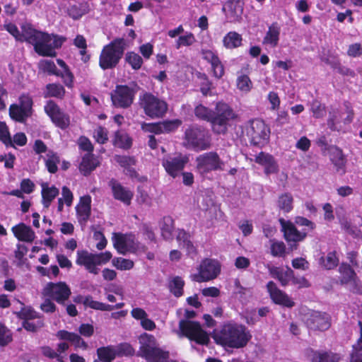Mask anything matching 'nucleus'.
<instances>
[{
    "mask_svg": "<svg viewBox=\"0 0 362 362\" xmlns=\"http://www.w3.org/2000/svg\"><path fill=\"white\" fill-rule=\"evenodd\" d=\"M21 28L24 32L25 41L34 46L35 51L40 56L54 57L55 51L62 47L65 38L57 35H49L33 28L30 25H23Z\"/></svg>",
    "mask_w": 362,
    "mask_h": 362,
    "instance_id": "nucleus-1",
    "label": "nucleus"
},
{
    "mask_svg": "<svg viewBox=\"0 0 362 362\" xmlns=\"http://www.w3.org/2000/svg\"><path fill=\"white\" fill-rule=\"evenodd\" d=\"M250 338L246 327L238 324H225L214 333V339L217 344L235 349L245 346Z\"/></svg>",
    "mask_w": 362,
    "mask_h": 362,
    "instance_id": "nucleus-2",
    "label": "nucleus"
},
{
    "mask_svg": "<svg viewBox=\"0 0 362 362\" xmlns=\"http://www.w3.org/2000/svg\"><path fill=\"white\" fill-rule=\"evenodd\" d=\"M127 47L124 38H116L105 45L100 55L99 65L103 70L115 68L122 59Z\"/></svg>",
    "mask_w": 362,
    "mask_h": 362,
    "instance_id": "nucleus-3",
    "label": "nucleus"
},
{
    "mask_svg": "<svg viewBox=\"0 0 362 362\" xmlns=\"http://www.w3.org/2000/svg\"><path fill=\"white\" fill-rule=\"evenodd\" d=\"M139 104L145 115L152 119L163 117L168 111L167 103L149 92L139 95Z\"/></svg>",
    "mask_w": 362,
    "mask_h": 362,
    "instance_id": "nucleus-4",
    "label": "nucleus"
},
{
    "mask_svg": "<svg viewBox=\"0 0 362 362\" xmlns=\"http://www.w3.org/2000/svg\"><path fill=\"white\" fill-rule=\"evenodd\" d=\"M236 117V114L228 105L218 103L211 122L213 132L217 134H225L228 131L229 122Z\"/></svg>",
    "mask_w": 362,
    "mask_h": 362,
    "instance_id": "nucleus-5",
    "label": "nucleus"
},
{
    "mask_svg": "<svg viewBox=\"0 0 362 362\" xmlns=\"http://www.w3.org/2000/svg\"><path fill=\"white\" fill-rule=\"evenodd\" d=\"M76 255V263L78 265L83 266L90 273L93 274H98L99 272L98 265L106 264L112 256L109 251L95 254L85 250H78Z\"/></svg>",
    "mask_w": 362,
    "mask_h": 362,
    "instance_id": "nucleus-6",
    "label": "nucleus"
},
{
    "mask_svg": "<svg viewBox=\"0 0 362 362\" xmlns=\"http://www.w3.org/2000/svg\"><path fill=\"white\" fill-rule=\"evenodd\" d=\"M177 334L180 337H185L199 344H207L209 341L206 332L202 329L199 322L195 321L181 320L179 322Z\"/></svg>",
    "mask_w": 362,
    "mask_h": 362,
    "instance_id": "nucleus-7",
    "label": "nucleus"
},
{
    "mask_svg": "<svg viewBox=\"0 0 362 362\" xmlns=\"http://www.w3.org/2000/svg\"><path fill=\"white\" fill-rule=\"evenodd\" d=\"M185 139L189 145L200 151L211 147V135L209 131L202 127L192 126L187 128L185 132Z\"/></svg>",
    "mask_w": 362,
    "mask_h": 362,
    "instance_id": "nucleus-8",
    "label": "nucleus"
},
{
    "mask_svg": "<svg viewBox=\"0 0 362 362\" xmlns=\"http://www.w3.org/2000/svg\"><path fill=\"white\" fill-rule=\"evenodd\" d=\"M199 272L191 275V279L197 282H206L216 279L221 272L220 263L213 259H204L202 261Z\"/></svg>",
    "mask_w": 362,
    "mask_h": 362,
    "instance_id": "nucleus-9",
    "label": "nucleus"
},
{
    "mask_svg": "<svg viewBox=\"0 0 362 362\" xmlns=\"http://www.w3.org/2000/svg\"><path fill=\"white\" fill-rule=\"evenodd\" d=\"M196 162L198 170L202 173L225 170V163L214 151L204 153L199 156Z\"/></svg>",
    "mask_w": 362,
    "mask_h": 362,
    "instance_id": "nucleus-10",
    "label": "nucleus"
},
{
    "mask_svg": "<svg viewBox=\"0 0 362 362\" xmlns=\"http://www.w3.org/2000/svg\"><path fill=\"white\" fill-rule=\"evenodd\" d=\"M270 130L266 124L260 119L250 121L247 128V136L254 146L263 145L269 138Z\"/></svg>",
    "mask_w": 362,
    "mask_h": 362,
    "instance_id": "nucleus-11",
    "label": "nucleus"
},
{
    "mask_svg": "<svg viewBox=\"0 0 362 362\" xmlns=\"http://www.w3.org/2000/svg\"><path fill=\"white\" fill-rule=\"evenodd\" d=\"M71 290L64 282L48 283L43 288V296L55 300L59 304H64L71 296Z\"/></svg>",
    "mask_w": 362,
    "mask_h": 362,
    "instance_id": "nucleus-12",
    "label": "nucleus"
},
{
    "mask_svg": "<svg viewBox=\"0 0 362 362\" xmlns=\"http://www.w3.org/2000/svg\"><path fill=\"white\" fill-rule=\"evenodd\" d=\"M32 100L26 96L20 98V105L12 104L9 107L11 118L18 122H24L31 115Z\"/></svg>",
    "mask_w": 362,
    "mask_h": 362,
    "instance_id": "nucleus-13",
    "label": "nucleus"
},
{
    "mask_svg": "<svg viewBox=\"0 0 362 362\" xmlns=\"http://www.w3.org/2000/svg\"><path fill=\"white\" fill-rule=\"evenodd\" d=\"M305 324L310 329L325 331L331 326V317L327 313L313 310L308 314Z\"/></svg>",
    "mask_w": 362,
    "mask_h": 362,
    "instance_id": "nucleus-14",
    "label": "nucleus"
},
{
    "mask_svg": "<svg viewBox=\"0 0 362 362\" xmlns=\"http://www.w3.org/2000/svg\"><path fill=\"white\" fill-rule=\"evenodd\" d=\"M134 98V90L127 86H117L111 93L112 104L117 107H129L132 104Z\"/></svg>",
    "mask_w": 362,
    "mask_h": 362,
    "instance_id": "nucleus-15",
    "label": "nucleus"
},
{
    "mask_svg": "<svg viewBox=\"0 0 362 362\" xmlns=\"http://www.w3.org/2000/svg\"><path fill=\"white\" fill-rule=\"evenodd\" d=\"M45 111L58 127L64 129L69 126V116L62 112L54 102L49 101L45 106Z\"/></svg>",
    "mask_w": 362,
    "mask_h": 362,
    "instance_id": "nucleus-16",
    "label": "nucleus"
},
{
    "mask_svg": "<svg viewBox=\"0 0 362 362\" xmlns=\"http://www.w3.org/2000/svg\"><path fill=\"white\" fill-rule=\"evenodd\" d=\"M112 239L114 247L119 253L124 255L136 249L135 237L132 234L114 233Z\"/></svg>",
    "mask_w": 362,
    "mask_h": 362,
    "instance_id": "nucleus-17",
    "label": "nucleus"
},
{
    "mask_svg": "<svg viewBox=\"0 0 362 362\" xmlns=\"http://www.w3.org/2000/svg\"><path fill=\"white\" fill-rule=\"evenodd\" d=\"M39 69L44 72L47 73L49 75H55L62 77L64 83L69 88L73 86L74 76L71 72L61 73L52 60L44 59L40 61L38 63Z\"/></svg>",
    "mask_w": 362,
    "mask_h": 362,
    "instance_id": "nucleus-18",
    "label": "nucleus"
},
{
    "mask_svg": "<svg viewBox=\"0 0 362 362\" xmlns=\"http://www.w3.org/2000/svg\"><path fill=\"white\" fill-rule=\"evenodd\" d=\"M279 221L281 226V230L284 232V238L288 243L300 242L307 236V232L304 230L302 231L298 230L291 221H286L282 218H279Z\"/></svg>",
    "mask_w": 362,
    "mask_h": 362,
    "instance_id": "nucleus-19",
    "label": "nucleus"
},
{
    "mask_svg": "<svg viewBox=\"0 0 362 362\" xmlns=\"http://www.w3.org/2000/svg\"><path fill=\"white\" fill-rule=\"evenodd\" d=\"M267 289L269 293L271 299L276 304L281 305L287 308H292L294 306V302L286 293L281 291L274 281H270L267 283Z\"/></svg>",
    "mask_w": 362,
    "mask_h": 362,
    "instance_id": "nucleus-20",
    "label": "nucleus"
},
{
    "mask_svg": "<svg viewBox=\"0 0 362 362\" xmlns=\"http://www.w3.org/2000/svg\"><path fill=\"white\" fill-rule=\"evenodd\" d=\"M187 161V158L179 156L164 158L162 163L166 172L172 177H175L182 172Z\"/></svg>",
    "mask_w": 362,
    "mask_h": 362,
    "instance_id": "nucleus-21",
    "label": "nucleus"
},
{
    "mask_svg": "<svg viewBox=\"0 0 362 362\" xmlns=\"http://www.w3.org/2000/svg\"><path fill=\"white\" fill-rule=\"evenodd\" d=\"M109 187L112 189L113 197L123 202L126 205H129L133 198V192L123 187L118 181L115 179H112L108 182Z\"/></svg>",
    "mask_w": 362,
    "mask_h": 362,
    "instance_id": "nucleus-22",
    "label": "nucleus"
},
{
    "mask_svg": "<svg viewBox=\"0 0 362 362\" xmlns=\"http://www.w3.org/2000/svg\"><path fill=\"white\" fill-rule=\"evenodd\" d=\"M329 153L335 171L339 175H344L346 173V159L342 150L335 146H331L329 148Z\"/></svg>",
    "mask_w": 362,
    "mask_h": 362,
    "instance_id": "nucleus-23",
    "label": "nucleus"
},
{
    "mask_svg": "<svg viewBox=\"0 0 362 362\" xmlns=\"http://www.w3.org/2000/svg\"><path fill=\"white\" fill-rule=\"evenodd\" d=\"M255 161L264 167V173L267 175L276 173L279 171V165L276 161L269 153L260 152L255 156Z\"/></svg>",
    "mask_w": 362,
    "mask_h": 362,
    "instance_id": "nucleus-24",
    "label": "nucleus"
},
{
    "mask_svg": "<svg viewBox=\"0 0 362 362\" xmlns=\"http://www.w3.org/2000/svg\"><path fill=\"white\" fill-rule=\"evenodd\" d=\"M139 340L140 348L136 355L142 358H145L150 351L158 346L156 338L152 334L144 333L139 337Z\"/></svg>",
    "mask_w": 362,
    "mask_h": 362,
    "instance_id": "nucleus-25",
    "label": "nucleus"
},
{
    "mask_svg": "<svg viewBox=\"0 0 362 362\" xmlns=\"http://www.w3.org/2000/svg\"><path fill=\"white\" fill-rule=\"evenodd\" d=\"M267 267L270 275L277 279L283 286H286L293 278V271L290 267H287L286 269L277 267L268 266Z\"/></svg>",
    "mask_w": 362,
    "mask_h": 362,
    "instance_id": "nucleus-26",
    "label": "nucleus"
},
{
    "mask_svg": "<svg viewBox=\"0 0 362 362\" xmlns=\"http://www.w3.org/2000/svg\"><path fill=\"white\" fill-rule=\"evenodd\" d=\"M308 357L311 362H338L341 358L338 354L313 350L309 351Z\"/></svg>",
    "mask_w": 362,
    "mask_h": 362,
    "instance_id": "nucleus-27",
    "label": "nucleus"
},
{
    "mask_svg": "<svg viewBox=\"0 0 362 362\" xmlns=\"http://www.w3.org/2000/svg\"><path fill=\"white\" fill-rule=\"evenodd\" d=\"M14 235L21 241L31 243L35 239V233L30 226L21 223L12 228Z\"/></svg>",
    "mask_w": 362,
    "mask_h": 362,
    "instance_id": "nucleus-28",
    "label": "nucleus"
},
{
    "mask_svg": "<svg viewBox=\"0 0 362 362\" xmlns=\"http://www.w3.org/2000/svg\"><path fill=\"white\" fill-rule=\"evenodd\" d=\"M57 337L62 340H67L71 341L76 348H83L87 349V343L80 337V335L69 332L66 330H59L57 333Z\"/></svg>",
    "mask_w": 362,
    "mask_h": 362,
    "instance_id": "nucleus-29",
    "label": "nucleus"
},
{
    "mask_svg": "<svg viewBox=\"0 0 362 362\" xmlns=\"http://www.w3.org/2000/svg\"><path fill=\"white\" fill-rule=\"evenodd\" d=\"M91 198L89 195L81 197L79 204L76 206V213L80 221H86L90 215Z\"/></svg>",
    "mask_w": 362,
    "mask_h": 362,
    "instance_id": "nucleus-30",
    "label": "nucleus"
},
{
    "mask_svg": "<svg viewBox=\"0 0 362 362\" xmlns=\"http://www.w3.org/2000/svg\"><path fill=\"white\" fill-rule=\"evenodd\" d=\"M99 165V161L94 158L93 154H86L80 163L79 169L85 176L89 175Z\"/></svg>",
    "mask_w": 362,
    "mask_h": 362,
    "instance_id": "nucleus-31",
    "label": "nucleus"
},
{
    "mask_svg": "<svg viewBox=\"0 0 362 362\" xmlns=\"http://www.w3.org/2000/svg\"><path fill=\"white\" fill-rule=\"evenodd\" d=\"M279 35L280 28L277 23H272L269 27L268 31L263 39V44L269 45L272 47H276L279 40Z\"/></svg>",
    "mask_w": 362,
    "mask_h": 362,
    "instance_id": "nucleus-32",
    "label": "nucleus"
},
{
    "mask_svg": "<svg viewBox=\"0 0 362 362\" xmlns=\"http://www.w3.org/2000/svg\"><path fill=\"white\" fill-rule=\"evenodd\" d=\"M59 194V189L54 186L49 187L47 183L42 184V204L48 208L52 200Z\"/></svg>",
    "mask_w": 362,
    "mask_h": 362,
    "instance_id": "nucleus-33",
    "label": "nucleus"
},
{
    "mask_svg": "<svg viewBox=\"0 0 362 362\" xmlns=\"http://www.w3.org/2000/svg\"><path fill=\"white\" fill-rule=\"evenodd\" d=\"M191 235L183 229H178L177 240L183 248H185L189 254L194 253L196 249L191 241Z\"/></svg>",
    "mask_w": 362,
    "mask_h": 362,
    "instance_id": "nucleus-34",
    "label": "nucleus"
},
{
    "mask_svg": "<svg viewBox=\"0 0 362 362\" xmlns=\"http://www.w3.org/2000/svg\"><path fill=\"white\" fill-rule=\"evenodd\" d=\"M293 198L291 194L285 192L281 194L277 200L278 209L283 213L290 212L293 207Z\"/></svg>",
    "mask_w": 362,
    "mask_h": 362,
    "instance_id": "nucleus-35",
    "label": "nucleus"
},
{
    "mask_svg": "<svg viewBox=\"0 0 362 362\" xmlns=\"http://www.w3.org/2000/svg\"><path fill=\"white\" fill-rule=\"evenodd\" d=\"M242 36L234 31L229 32L223 39V43L227 49H235L242 45Z\"/></svg>",
    "mask_w": 362,
    "mask_h": 362,
    "instance_id": "nucleus-36",
    "label": "nucleus"
},
{
    "mask_svg": "<svg viewBox=\"0 0 362 362\" xmlns=\"http://www.w3.org/2000/svg\"><path fill=\"white\" fill-rule=\"evenodd\" d=\"M173 230V219L170 216L163 217L160 222V231L162 237L166 240H172Z\"/></svg>",
    "mask_w": 362,
    "mask_h": 362,
    "instance_id": "nucleus-37",
    "label": "nucleus"
},
{
    "mask_svg": "<svg viewBox=\"0 0 362 362\" xmlns=\"http://www.w3.org/2000/svg\"><path fill=\"white\" fill-rule=\"evenodd\" d=\"M97 355L99 360L103 362H112L117 357L115 346L110 345L98 348Z\"/></svg>",
    "mask_w": 362,
    "mask_h": 362,
    "instance_id": "nucleus-38",
    "label": "nucleus"
},
{
    "mask_svg": "<svg viewBox=\"0 0 362 362\" xmlns=\"http://www.w3.org/2000/svg\"><path fill=\"white\" fill-rule=\"evenodd\" d=\"M148 362H168L169 352L157 346L144 358Z\"/></svg>",
    "mask_w": 362,
    "mask_h": 362,
    "instance_id": "nucleus-39",
    "label": "nucleus"
},
{
    "mask_svg": "<svg viewBox=\"0 0 362 362\" xmlns=\"http://www.w3.org/2000/svg\"><path fill=\"white\" fill-rule=\"evenodd\" d=\"M341 113L337 109L329 112V118L327 119V126L332 131L339 132L342 127L341 125Z\"/></svg>",
    "mask_w": 362,
    "mask_h": 362,
    "instance_id": "nucleus-40",
    "label": "nucleus"
},
{
    "mask_svg": "<svg viewBox=\"0 0 362 362\" xmlns=\"http://www.w3.org/2000/svg\"><path fill=\"white\" fill-rule=\"evenodd\" d=\"M339 259L335 252H329L326 257L322 256L319 259V264L325 269H332L338 265Z\"/></svg>",
    "mask_w": 362,
    "mask_h": 362,
    "instance_id": "nucleus-41",
    "label": "nucleus"
},
{
    "mask_svg": "<svg viewBox=\"0 0 362 362\" xmlns=\"http://www.w3.org/2000/svg\"><path fill=\"white\" fill-rule=\"evenodd\" d=\"M65 94V89L59 83H48L46 86L45 97H54L62 98Z\"/></svg>",
    "mask_w": 362,
    "mask_h": 362,
    "instance_id": "nucleus-42",
    "label": "nucleus"
},
{
    "mask_svg": "<svg viewBox=\"0 0 362 362\" xmlns=\"http://www.w3.org/2000/svg\"><path fill=\"white\" fill-rule=\"evenodd\" d=\"M358 325L361 329V336L357 341V343L353 345L349 362H362V322L359 321Z\"/></svg>",
    "mask_w": 362,
    "mask_h": 362,
    "instance_id": "nucleus-43",
    "label": "nucleus"
},
{
    "mask_svg": "<svg viewBox=\"0 0 362 362\" xmlns=\"http://www.w3.org/2000/svg\"><path fill=\"white\" fill-rule=\"evenodd\" d=\"M339 271L341 274L340 281L341 284H345L354 279L356 274L354 271L351 269L350 265L347 264H342L339 269Z\"/></svg>",
    "mask_w": 362,
    "mask_h": 362,
    "instance_id": "nucleus-44",
    "label": "nucleus"
},
{
    "mask_svg": "<svg viewBox=\"0 0 362 362\" xmlns=\"http://www.w3.org/2000/svg\"><path fill=\"white\" fill-rule=\"evenodd\" d=\"M94 310L111 311L113 307L111 305L105 304L99 301L94 300L90 296H86L85 305Z\"/></svg>",
    "mask_w": 362,
    "mask_h": 362,
    "instance_id": "nucleus-45",
    "label": "nucleus"
},
{
    "mask_svg": "<svg viewBox=\"0 0 362 362\" xmlns=\"http://www.w3.org/2000/svg\"><path fill=\"white\" fill-rule=\"evenodd\" d=\"M59 157L57 153L52 151H48L47 158L45 159V165L49 173H55L57 171V165L59 163Z\"/></svg>",
    "mask_w": 362,
    "mask_h": 362,
    "instance_id": "nucleus-46",
    "label": "nucleus"
},
{
    "mask_svg": "<svg viewBox=\"0 0 362 362\" xmlns=\"http://www.w3.org/2000/svg\"><path fill=\"white\" fill-rule=\"evenodd\" d=\"M125 61L133 69H139L143 64V59L141 57L134 52H128L125 55Z\"/></svg>",
    "mask_w": 362,
    "mask_h": 362,
    "instance_id": "nucleus-47",
    "label": "nucleus"
},
{
    "mask_svg": "<svg viewBox=\"0 0 362 362\" xmlns=\"http://www.w3.org/2000/svg\"><path fill=\"white\" fill-rule=\"evenodd\" d=\"M184 281L180 276L174 277L170 282V291L176 296L180 297L183 293Z\"/></svg>",
    "mask_w": 362,
    "mask_h": 362,
    "instance_id": "nucleus-48",
    "label": "nucleus"
},
{
    "mask_svg": "<svg viewBox=\"0 0 362 362\" xmlns=\"http://www.w3.org/2000/svg\"><path fill=\"white\" fill-rule=\"evenodd\" d=\"M87 12L88 9L85 4H75L68 9L69 16L74 20L79 19Z\"/></svg>",
    "mask_w": 362,
    "mask_h": 362,
    "instance_id": "nucleus-49",
    "label": "nucleus"
},
{
    "mask_svg": "<svg viewBox=\"0 0 362 362\" xmlns=\"http://www.w3.org/2000/svg\"><path fill=\"white\" fill-rule=\"evenodd\" d=\"M214 111L202 105H199L195 107L194 114L198 118L211 122Z\"/></svg>",
    "mask_w": 362,
    "mask_h": 362,
    "instance_id": "nucleus-50",
    "label": "nucleus"
},
{
    "mask_svg": "<svg viewBox=\"0 0 362 362\" xmlns=\"http://www.w3.org/2000/svg\"><path fill=\"white\" fill-rule=\"evenodd\" d=\"M181 124L182 121L178 119L160 122V124L162 134L170 133L175 131Z\"/></svg>",
    "mask_w": 362,
    "mask_h": 362,
    "instance_id": "nucleus-51",
    "label": "nucleus"
},
{
    "mask_svg": "<svg viewBox=\"0 0 362 362\" xmlns=\"http://www.w3.org/2000/svg\"><path fill=\"white\" fill-rule=\"evenodd\" d=\"M117 356H132L134 354V349L131 344L128 343H121L115 346Z\"/></svg>",
    "mask_w": 362,
    "mask_h": 362,
    "instance_id": "nucleus-52",
    "label": "nucleus"
},
{
    "mask_svg": "<svg viewBox=\"0 0 362 362\" xmlns=\"http://www.w3.org/2000/svg\"><path fill=\"white\" fill-rule=\"evenodd\" d=\"M271 243V254L274 257H282L286 252V245L281 241L270 240Z\"/></svg>",
    "mask_w": 362,
    "mask_h": 362,
    "instance_id": "nucleus-53",
    "label": "nucleus"
},
{
    "mask_svg": "<svg viewBox=\"0 0 362 362\" xmlns=\"http://www.w3.org/2000/svg\"><path fill=\"white\" fill-rule=\"evenodd\" d=\"M18 315L21 318L24 319V320H42L40 314L30 307L23 308L18 313Z\"/></svg>",
    "mask_w": 362,
    "mask_h": 362,
    "instance_id": "nucleus-54",
    "label": "nucleus"
},
{
    "mask_svg": "<svg viewBox=\"0 0 362 362\" xmlns=\"http://www.w3.org/2000/svg\"><path fill=\"white\" fill-rule=\"evenodd\" d=\"M237 86L241 91L247 93L251 90L252 83L247 75H241L237 78Z\"/></svg>",
    "mask_w": 362,
    "mask_h": 362,
    "instance_id": "nucleus-55",
    "label": "nucleus"
},
{
    "mask_svg": "<svg viewBox=\"0 0 362 362\" xmlns=\"http://www.w3.org/2000/svg\"><path fill=\"white\" fill-rule=\"evenodd\" d=\"M112 264L120 270H129L133 268L134 262L127 259L117 257L112 259Z\"/></svg>",
    "mask_w": 362,
    "mask_h": 362,
    "instance_id": "nucleus-56",
    "label": "nucleus"
},
{
    "mask_svg": "<svg viewBox=\"0 0 362 362\" xmlns=\"http://www.w3.org/2000/svg\"><path fill=\"white\" fill-rule=\"evenodd\" d=\"M234 294L240 298H245L247 296L250 295L252 291L250 288L243 287L239 279H236L234 281Z\"/></svg>",
    "mask_w": 362,
    "mask_h": 362,
    "instance_id": "nucleus-57",
    "label": "nucleus"
},
{
    "mask_svg": "<svg viewBox=\"0 0 362 362\" xmlns=\"http://www.w3.org/2000/svg\"><path fill=\"white\" fill-rule=\"evenodd\" d=\"M13 339L11 332L4 325L0 324V346L8 344Z\"/></svg>",
    "mask_w": 362,
    "mask_h": 362,
    "instance_id": "nucleus-58",
    "label": "nucleus"
},
{
    "mask_svg": "<svg viewBox=\"0 0 362 362\" xmlns=\"http://www.w3.org/2000/svg\"><path fill=\"white\" fill-rule=\"evenodd\" d=\"M141 129L144 132L152 133V134H162V130L160 129V122H153V123L142 122L141 124Z\"/></svg>",
    "mask_w": 362,
    "mask_h": 362,
    "instance_id": "nucleus-59",
    "label": "nucleus"
},
{
    "mask_svg": "<svg viewBox=\"0 0 362 362\" xmlns=\"http://www.w3.org/2000/svg\"><path fill=\"white\" fill-rule=\"evenodd\" d=\"M210 64L211 66L214 77L218 79L221 78L224 75V66L219 58L218 57Z\"/></svg>",
    "mask_w": 362,
    "mask_h": 362,
    "instance_id": "nucleus-60",
    "label": "nucleus"
},
{
    "mask_svg": "<svg viewBox=\"0 0 362 362\" xmlns=\"http://www.w3.org/2000/svg\"><path fill=\"white\" fill-rule=\"evenodd\" d=\"M42 327H44L42 320H38L36 322H33L29 320H24L23 322V327L29 332H35Z\"/></svg>",
    "mask_w": 362,
    "mask_h": 362,
    "instance_id": "nucleus-61",
    "label": "nucleus"
},
{
    "mask_svg": "<svg viewBox=\"0 0 362 362\" xmlns=\"http://www.w3.org/2000/svg\"><path fill=\"white\" fill-rule=\"evenodd\" d=\"M195 42L194 36L192 33H188L186 35L180 36L177 40L176 47L179 49L181 46H189Z\"/></svg>",
    "mask_w": 362,
    "mask_h": 362,
    "instance_id": "nucleus-62",
    "label": "nucleus"
},
{
    "mask_svg": "<svg viewBox=\"0 0 362 362\" xmlns=\"http://www.w3.org/2000/svg\"><path fill=\"white\" fill-rule=\"evenodd\" d=\"M311 110L316 118L322 117L325 112V106L317 100H314L311 104Z\"/></svg>",
    "mask_w": 362,
    "mask_h": 362,
    "instance_id": "nucleus-63",
    "label": "nucleus"
},
{
    "mask_svg": "<svg viewBox=\"0 0 362 362\" xmlns=\"http://www.w3.org/2000/svg\"><path fill=\"white\" fill-rule=\"evenodd\" d=\"M115 160L122 167H124V168L128 166L134 165L136 163V160H135L134 158L127 156H116Z\"/></svg>",
    "mask_w": 362,
    "mask_h": 362,
    "instance_id": "nucleus-64",
    "label": "nucleus"
}]
</instances>
